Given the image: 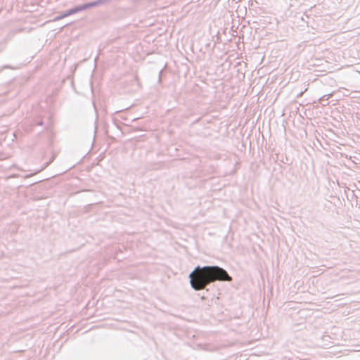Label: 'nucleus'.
Here are the masks:
<instances>
[{"mask_svg":"<svg viewBox=\"0 0 360 360\" xmlns=\"http://www.w3.org/2000/svg\"><path fill=\"white\" fill-rule=\"evenodd\" d=\"M190 283L195 290H200L215 281L232 280L228 272L219 266H197L189 274Z\"/></svg>","mask_w":360,"mask_h":360,"instance_id":"1","label":"nucleus"},{"mask_svg":"<svg viewBox=\"0 0 360 360\" xmlns=\"http://www.w3.org/2000/svg\"><path fill=\"white\" fill-rule=\"evenodd\" d=\"M66 11L68 16H70L79 12L83 11V9L82 5H78L70 9L67 10Z\"/></svg>","mask_w":360,"mask_h":360,"instance_id":"2","label":"nucleus"},{"mask_svg":"<svg viewBox=\"0 0 360 360\" xmlns=\"http://www.w3.org/2000/svg\"><path fill=\"white\" fill-rule=\"evenodd\" d=\"M332 94H326L323 95L319 98V103L322 104L323 106H326L328 104V100L331 97Z\"/></svg>","mask_w":360,"mask_h":360,"instance_id":"3","label":"nucleus"},{"mask_svg":"<svg viewBox=\"0 0 360 360\" xmlns=\"http://www.w3.org/2000/svg\"><path fill=\"white\" fill-rule=\"evenodd\" d=\"M55 159V155H52V157L51 158L49 162H47L44 167H43V169L46 168V167H48Z\"/></svg>","mask_w":360,"mask_h":360,"instance_id":"4","label":"nucleus"},{"mask_svg":"<svg viewBox=\"0 0 360 360\" xmlns=\"http://www.w3.org/2000/svg\"><path fill=\"white\" fill-rule=\"evenodd\" d=\"M62 15V17L64 18H66L68 16V15L67 14V11H65L64 13H63L62 14H60Z\"/></svg>","mask_w":360,"mask_h":360,"instance_id":"5","label":"nucleus"},{"mask_svg":"<svg viewBox=\"0 0 360 360\" xmlns=\"http://www.w3.org/2000/svg\"><path fill=\"white\" fill-rule=\"evenodd\" d=\"M63 18L62 17V15H60L56 16V17L55 18V20H61V19H63Z\"/></svg>","mask_w":360,"mask_h":360,"instance_id":"6","label":"nucleus"},{"mask_svg":"<svg viewBox=\"0 0 360 360\" xmlns=\"http://www.w3.org/2000/svg\"><path fill=\"white\" fill-rule=\"evenodd\" d=\"M304 91H301L297 96V98L302 97Z\"/></svg>","mask_w":360,"mask_h":360,"instance_id":"7","label":"nucleus"},{"mask_svg":"<svg viewBox=\"0 0 360 360\" xmlns=\"http://www.w3.org/2000/svg\"><path fill=\"white\" fill-rule=\"evenodd\" d=\"M37 124L42 126L44 124V122L42 121H40V122H37Z\"/></svg>","mask_w":360,"mask_h":360,"instance_id":"8","label":"nucleus"},{"mask_svg":"<svg viewBox=\"0 0 360 360\" xmlns=\"http://www.w3.org/2000/svg\"><path fill=\"white\" fill-rule=\"evenodd\" d=\"M161 74H162V71L160 72V75H161ZM159 78L160 79V76H159Z\"/></svg>","mask_w":360,"mask_h":360,"instance_id":"9","label":"nucleus"},{"mask_svg":"<svg viewBox=\"0 0 360 360\" xmlns=\"http://www.w3.org/2000/svg\"><path fill=\"white\" fill-rule=\"evenodd\" d=\"M42 169H44L42 168V169H39V172H41V171H42Z\"/></svg>","mask_w":360,"mask_h":360,"instance_id":"10","label":"nucleus"},{"mask_svg":"<svg viewBox=\"0 0 360 360\" xmlns=\"http://www.w3.org/2000/svg\"><path fill=\"white\" fill-rule=\"evenodd\" d=\"M42 169H44L42 168V169H39V172H41V171H42Z\"/></svg>","mask_w":360,"mask_h":360,"instance_id":"11","label":"nucleus"}]
</instances>
